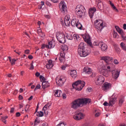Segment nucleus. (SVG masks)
Masks as SVG:
<instances>
[{
  "mask_svg": "<svg viewBox=\"0 0 126 126\" xmlns=\"http://www.w3.org/2000/svg\"><path fill=\"white\" fill-rule=\"evenodd\" d=\"M111 71V67L109 65L105 66L102 65L101 69L100 70V73L102 75L96 76L95 78V83L96 85H101L105 82V77H108Z\"/></svg>",
  "mask_w": 126,
  "mask_h": 126,
  "instance_id": "obj_1",
  "label": "nucleus"
},
{
  "mask_svg": "<svg viewBox=\"0 0 126 126\" xmlns=\"http://www.w3.org/2000/svg\"><path fill=\"white\" fill-rule=\"evenodd\" d=\"M91 102V99L88 98H83L82 99H76L71 103V108L72 109H77L79 107H80L81 105L84 104H88Z\"/></svg>",
  "mask_w": 126,
  "mask_h": 126,
  "instance_id": "obj_2",
  "label": "nucleus"
},
{
  "mask_svg": "<svg viewBox=\"0 0 126 126\" xmlns=\"http://www.w3.org/2000/svg\"><path fill=\"white\" fill-rule=\"evenodd\" d=\"M78 53L82 57H86L90 53L85 48V44L84 42H81L78 47Z\"/></svg>",
  "mask_w": 126,
  "mask_h": 126,
  "instance_id": "obj_3",
  "label": "nucleus"
},
{
  "mask_svg": "<svg viewBox=\"0 0 126 126\" xmlns=\"http://www.w3.org/2000/svg\"><path fill=\"white\" fill-rule=\"evenodd\" d=\"M87 10L83 5L79 4L75 8V14L78 17H84L86 14Z\"/></svg>",
  "mask_w": 126,
  "mask_h": 126,
  "instance_id": "obj_4",
  "label": "nucleus"
},
{
  "mask_svg": "<svg viewBox=\"0 0 126 126\" xmlns=\"http://www.w3.org/2000/svg\"><path fill=\"white\" fill-rule=\"evenodd\" d=\"M71 25L72 27H76L79 30H83V26L81 23H79V19L76 16H73L71 20Z\"/></svg>",
  "mask_w": 126,
  "mask_h": 126,
  "instance_id": "obj_5",
  "label": "nucleus"
},
{
  "mask_svg": "<svg viewBox=\"0 0 126 126\" xmlns=\"http://www.w3.org/2000/svg\"><path fill=\"white\" fill-rule=\"evenodd\" d=\"M94 24L98 32H101L102 30L104 28L103 21L101 19H96L94 22Z\"/></svg>",
  "mask_w": 126,
  "mask_h": 126,
  "instance_id": "obj_6",
  "label": "nucleus"
},
{
  "mask_svg": "<svg viewBox=\"0 0 126 126\" xmlns=\"http://www.w3.org/2000/svg\"><path fill=\"white\" fill-rule=\"evenodd\" d=\"M85 84L86 83L84 81H82V80H78V81H76V82L72 84V87L73 88H75L76 90L80 91L82 90Z\"/></svg>",
  "mask_w": 126,
  "mask_h": 126,
  "instance_id": "obj_7",
  "label": "nucleus"
},
{
  "mask_svg": "<svg viewBox=\"0 0 126 126\" xmlns=\"http://www.w3.org/2000/svg\"><path fill=\"white\" fill-rule=\"evenodd\" d=\"M56 37L60 43H65L66 41V40L65 39V32H56Z\"/></svg>",
  "mask_w": 126,
  "mask_h": 126,
  "instance_id": "obj_8",
  "label": "nucleus"
},
{
  "mask_svg": "<svg viewBox=\"0 0 126 126\" xmlns=\"http://www.w3.org/2000/svg\"><path fill=\"white\" fill-rule=\"evenodd\" d=\"M65 81H66V77L65 76H61L59 78H56V84L58 86H63Z\"/></svg>",
  "mask_w": 126,
  "mask_h": 126,
  "instance_id": "obj_9",
  "label": "nucleus"
},
{
  "mask_svg": "<svg viewBox=\"0 0 126 126\" xmlns=\"http://www.w3.org/2000/svg\"><path fill=\"white\" fill-rule=\"evenodd\" d=\"M94 45H96V46H100L101 47V49L102 51H107L108 49V45L104 42H94Z\"/></svg>",
  "mask_w": 126,
  "mask_h": 126,
  "instance_id": "obj_10",
  "label": "nucleus"
},
{
  "mask_svg": "<svg viewBox=\"0 0 126 126\" xmlns=\"http://www.w3.org/2000/svg\"><path fill=\"white\" fill-rule=\"evenodd\" d=\"M59 7H61L62 12L63 13H67V7L66 6V3L64 2V0L61 1L59 4Z\"/></svg>",
  "mask_w": 126,
  "mask_h": 126,
  "instance_id": "obj_11",
  "label": "nucleus"
},
{
  "mask_svg": "<svg viewBox=\"0 0 126 126\" xmlns=\"http://www.w3.org/2000/svg\"><path fill=\"white\" fill-rule=\"evenodd\" d=\"M102 88L103 91L107 92V91H108V90L111 89L112 84H111V83H109L108 82H104L102 85Z\"/></svg>",
  "mask_w": 126,
  "mask_h": 126,
  "instance_id": "obj_12",
  "label": "nucleus"
},
{
  "mask_svg": "<svg viewBox=\"0 0 126 126\" xmlns=\"http://www.w3.org/2000/svg\"><path fill=\"white\" fill-rule=\"evenodd\" d=\"M115 29L117 32H118L120 33V34H121L123 40H124V41H126V36H124L125 33L123 31H122V30H121V29H120L119 27H118V26H115Z\"/></svg>",
  "mask_w": 126,
  "mask_h": 126,
  "instance_id": "obj_13",
  "label": "nucleus"
},
{
  "mask_svg": "<svg viewBox=\"0 0 126 126\" xmlns=\"http://www.w3.org/2000/svg\"><path fill=\"white\" fill-rule=\"evenodd\" d=\"M82 37L84 38V40L86 42L88 43V44H90V45H91L92 44L91 40V37L89 35V34H82Z\"/></svg>",
  "mask_w": 126,
  "mask_h": 126,
  "instance_id": "obj_14",
  "label": "nucleus"
},
{
  "mask_svg": "<svg viewBox=\"0 0 126 126\" xmlns=\"http://www.w3.org/2000/svg\"><path fill=\"white\" fill-rule=\"evenodd\" d=\"M85 115L83 113L79 112L77 114H75L73 116V118L75 120H77V121L79 120H81L82 119H83L84 118Z\"/></svg>",
  "mask_w": 126,
  "mask_h": 126,
  "instance_id": "obj_15",
  "label": "nucleus"
},
{
  "mask_svg": "<svg viewBox=\"0 0 126 126\" xmlns=\"http://www.w3.org/2000/svg\"><path fill=\"white\" fill-rule=\"evenodd\" d=\"M96 11V7H91L89 10V14L91 18H92L94 15V12Z\"/></svg>",
  "mask_w": 126,
  "mask_h": 126,
  "instance_id": "obj_16",
  "label": "nucleus"
},
{
  "mask_svg": "<svg viewBox=\"0 0 126 126\" xmlns=\"http://www.w3.org/2000/svg\"><path fill=\"white\" fill-rule=\"evenodd\" d=\"M69 19H70L69 14H67L66 15H65L64 19V22L65 23V25H66V27H68L69 25H70V24Z\"/></svg>",
  "mask_w": 126,
  "mask_h": 126,
  "instance_id": "obj_17",
  "label": "nucleus"
},
{
  "mask_svg": "<svg viewBox=\"0 0 126 126\" xmlns=\"http://www.w3.org/2000/svg\"><path fill=\"white\" fill-rule=\"evenodd\" d=\"M120 75V71L118 70H113L112 71V77L114 79H117Z\"/></svg>",
  "mask_w": 126,
  "mask_h": 126,
  "instance_id": "obj_18",
  "label": "nucleus"
},
{
  "mask_svg": "<svg viewBox=\"0 0 126 126\" xmlns=\"http://www.w3.org/2000/svg\"><path fill=\"white\" fill-rule=\"evenodd\" d=\"M50 106V104H46L43 107V108L42 109V111H43V112H44V114L45 115H48V113H49L48 110H49Z\"/></svg>",
  "mask_w": 126,
  "mask_h": 126,
  "instance_id": "obj_19",
  "label": "nucleus"
},
{
  "mask_svg": "<svg viewBox=\"0 0 126 126\" xmlns=\"http://www.w3.org/2000/svg\"><path fill=\"white\" fill-rule=\"evenodd\" d=\"M102 60H104V61H105V62H106V63H109V62H110V61L112 62V61L113 60V57H110V56H103L102 57Z\"/></svg>",
  "mask_w": 126,
  "mask_h": 126,
  "instance_id": "obj_20",
  "label": "nucleus"
},
{
  "mask_svg": "<svg viewBox=\"0 0 126 126\" xmlns=\"http://www.w3.org/2000/svg\"><path fill=\"white\" fill-rule=\"evenodd\" d=\"M65 53L64 52L62 51L60 54L59 60L61 62H64L65 60Z\"/></svg>",
  "mask_w": 126,
  "mask_h": 126,
  "instance_id": "obj_21",
  "label": "nucleus"
},
{
  "mask_svg": "<svg viewBox=\"0 0 126 126\" xmlns=\"http://www.w3.org/2000/svg\"><path fill=\"white\" fill-rule=\"evenodd\" d=\"M53 66H54V64H53V61L52 60L50 59L49 60H48L46 64V67L47 68V69H50L51 68H52Z\"/></svg>",
  "mask_w": 126,
  "mask_h": 126,
  "instance_id": "obj_22",
  "label": "nucleus"
},
{
  "mask_svg": "<svg viewBox=\"0 0 126 126\" xmlns=\"http://www.w3.org/2000/svg\"><path fill=\"white\" fill-rule=\"evenodd\" d=\"M70 76L72 77V78H76V77H77V73L76 70H71Z\"/></svg>",
  "mask_w": 126,
  "mask_h": 126,
  "instance_id": "obj_23",
  "label": "nucleus"
},
{
  "mask_svg": "<svg viewBox=\"0 0 126 126\" xmlns=\"http://www.w3.org/2000/svg\"><path fill=\"white\" fill-rule=\"evenodd\" d=\"M54 93L55 97H61V94H63V92L61 90H55Z\"/></svg>",
  "mask_w": 126,
  "mask_h": 126,
  "instance_id": "obj_24",
  "label": "nucleus"
},
{
  "mask_svg": "<svg viewBox=\"0 0 126 126\" xmlns=\"http://www.w3.org/2000/svg\"><path fill=\"white\" fill-rule=\"evenodd\" d=\"M42 88L43 89H45L46 88H47L48 87H49L50 84L48 82V81H46L45 80L42 82Z\"/></svg>",
  "mask_w": 126,
  "mask_h": 126,
  "instance_id": "obj_25",
  "label": "nucleus"
},
{
  "mask_svg": "<svg viewBox=\"0 0 126 126\" xmlns=\"http://www.w3.org/2000/svg\"><path fill=\"white\" fill-rule=\"evenodd\" d=\"M84 71L85 72V73H87V74H91L92 72V70L90 67L86 66L84 67Z\"/></svg>",
  "mask_w": 126,
  "mask_h": 126,
  "instance_id": "obj_26",
  "label": "nucleus"
},
{
  "mask_svg": "<svg viewBox=\"0 0 126 126\" xmlns=\"http://www.w3.org/2000/svg\"><path fill=\"white\" fill-rule=\"evenodd\" d=\"M117 101V98H111L109 101V106H113Z\"/></svg>",
  "mask_w": 126,
  "mask_h": 126,
  "instance_id": "obj_27",
  "label": "nucleus"
},
{
  "mask_svg": "<svg viewBox=\"0 0 126 126\" xmlns=\"http://www.w3.org/2000/svg\"><path fill=\"white\" fill-rule=\"evenodd\" d=\"M65 37H66L67 39H68L69 40H72L73 39L72 34H71V33L70 32H65Z\"/></svg>",
  "mask_w": 126,
  "mask_h": 126,
  "instance_id": "obj_28",
  "label": "nucleus"
},
{
  "mask_svg": "<svg viewBox=\"0 0 126 126\" xmlns=\"http://www.w3.org/2000/svg\"><path fill=\"white\" fill-rule=\"evenodd\" d=\"M55 46V42H53L52 41H50L48 43V45L46 46L47 48H53Z\"/></svg>",
  "mask_w": 126,
  "mask_h": 126,
  "instance_id": "obj_29",
  "label": "nucleus"
},
{
  "mask_svg": "<svg viewBox=\"0 0 126 126\" xmlns=\"http://www.w3.org/2000/svg\"><path fill=\"white\" fill-rule=\"evenodd\" d=\"M95 117H99L101 114L100 110L95 109L94 112Z\"/></svg>",
  "mask_w": 126,
  "mask_h": 126,
  "instance_id": "obj_30",
  "label": "nucleus"
},
{
  "mask_svg": "<svg viewBox=\"0 0 126 126\" xmlns=\"http://www.w3.org/2000/svg\"><path fill=\"white\" fill-rule=\"evenodd\" d=\"M61 49L63 51V52L65 53V52L67 51L68 50V47L67 45H63L61 47Z\"/></svg>",
  "mask_w": 126,
  "mask_h": 126,
  "instance_id": "obj_31",
  "label": "nucleus"
},
{
  "mask_svg": "<svg viewBox=\"0 0 126 126\" xmlns=\"http://www.w3.org/2000/svg\"><path fill=\"white\" fill-rule=\"evenodd\" d=\"M8 58H9V60L10 62L11 63V64L14 65L15 64V62H16V61H17V59H15L14 58L12 59L11 57H8Z\"/></svg>",
  "mask_w": 126,
  "mask_h": 126,
  "instance_id": "obj_32",
  "label": "nucleus"
},
{
  "mask_svg": "<svg viewBox=\"0 0 126 126\" xmlns=\"http://www.w3.org/2000/svg\"><path fill=\"white\" fill-rule=\"evenodd\" d=\"M120 46L123 50L126 51V45L124 42H121L120 43Z\"/></svg>",
  "mask_w": 126,
  "mask_h": 126,
  "instance_id": "obj_33",
  "label": "nucleus"
},
{
  "mask_svg": "<svg viewBox=\"0 0 126 126\" xmlns=\"http://www.w3.org/2000/svg\"><path fill=\"white\" fill-rule=\"evenodd\" d=\"M98 7L99 9H102L103 8V3L102 1H99L98 2Z\"/></svg>",
  "mask_w": 126,
  "mask_h": 126,
  "instance_id": "obj_34",
  "label": "nucleus"
},
{
  "mask_svg": "<svg viewBox=\"0 0 126 126\" xmlns=\"http://www.w3.org/2000/svg\"><path fill=\"white\" fill-rule=\"evenodd\" d=\"M113 36L114 38H119L120 37L118 32H114L113 33Z\"/></svg>",
  "mask_w": 126,
  "mask_h": 126,
  "instance_id": "obj_35",
  "label": "nucleus"
},
{
  "mask_svg": "<svg viewBox=\"0 0 126 126\" xmlns=\"http://www.w3.org/2000/svg\"><path fill=\"white\" fill-rule=\"evenodd\" d=\"M36 115L38 117H43V116H44V112H42V111L37 112V113H36Z\"/></svg>",
  "mask_w": 126,
  "mask_h": 126,
  "instance_id": "obj_36",
  "label": "nucleus"
},
{
  "mask_svg": "<svg viewBox=\"0 0 126 126\" xmlns=\"http://www.w3.org/2000/svg\"><path fill=\"white\" fill-rule=\"evenodd\" d=\"M110 4L111 5L112 7H113V8H114V9H116V10H117V11H118V8H117V7L115 6V4H114V3H113V2H112V1H110Z\"/></svg>",
  "mask_w": 126,
  "mask_h": 126,
  "instance_id": "obj_37",
  "label": "nucleus"
},
{
  "mask_svg": "<svg viewBox=\"0 0 126 126\" xmlns=\"http://www.w3.org/2000/svg\"><path fill=\"white\" fill-rule=\"evenodd\" d=\"M67 66H68L67 64H65L64 65H63L62 66H61V68L62 69V70H65Z\"/></svg>",
  "mask_w": 126,
  "mask_h": 126,
  "instance_id": "obj_38",
  "label": "nucleus"
},
{
  "mask_svg": "<svg viewBox=\"0 0 126 126\" xmlns=\"http://www.w3.org/2000/svg\"><path fill=\"white\" fill-rule=\"evenodd\" d=\"M40 79L41 82H44V80H45V77L44 76H42V75H40Z\"/></svg>",
  "mask_w": 126,
  "mask_h": 126,
  "instance_id": "obj_39",
  "label": "nucleus"
},
{
  "mask_svg": "<svg viewBox=\"0 0 126 126\" xmlns=\"http://www.w3.org/2000/svg\"><path fill=\"white\" fill-rule=\"evenodd\" d=\"M62 97L63 99H66V94H65V93H63L62 92V94H61Z\"/></svg>",
  "mask_w": 126,
  "mask_h": 126,
  "instance_id": "obj_40",
  "label": "nucleus"
},
{
  "mask_svg": "<svg viewBox=\"0 0 126 126\" xmlns=\"http://www.w3.org/2000/svg\"><path fill=\"white\" fill-rule=\"evenodd\" d=\"M40 88H41V85H40V84H37L34 89V91H35L37 89H40Z\"/></svg>",
  "mask_w": 126,
  "mask_h": 126,
  "instance_id": "obj_41",
  "label": "nucleus"
},
{
  "mask_svg": "<svg viewBox=\"0 0 126 126\" xmlns=\"http://www.w3.org/2000/svg\"><path fill=\"white\" fill-rule=\"evenodd\" d=\"M57 126H65V125L64 123L61 122L58 124V125H57Z\"/></svg>",
  "mask_w": 126,
  "mask_h": 126,
  "instance_id": "obj_42",
  "label": "nucleus"
},
{
  "mask_svg": "<svg viewBox=\"0 0 126 126\" xmlns=\"http://www.w3.org/2000/svg\"><path fill=\"white\" fill-rule=\"evenodd\" d=\"M29 108H30L29 105H26L25 107L26 112H28V111L29 110Z\"/></svg>",
  "mask_w": 126,
  "mask_h": 126,
  "instance_id": "obj_43",
  "label": "nucleus"
},
{
  "mask_svg": "<svg viewBox=\"0 0 126 126\" xmlns=\"http://www.w3.org/2000/svg\"><path fill=\"white\" fill-rule=\"evenodd\" d=\"M1 120L4 124H6V121L5 120V117H1Z\"/></svg>",
  "mask_w": 126,
  "mask_h": 126,
  "instance_id": "obj_44",
  "label": "nucleus"
},
{
  "mask_svg": "<svg viewBox=\"0 0 126 126\" xmlns=\"http://www.w3.org/2000/svg\"><path fill=\"white\" fill-rule=\"evenodd\" d=\"M124 101H125L124 98H122L121 99H120V100L119 101L120 104H123V103L124 102Z\"/></svg>",
  "mask_w": 126,
  "mask_h": 126,
  "instance_id": "obj_45",
  "label": "nucleus"
},
{
  "mask_svg": "<svg viewBox=\"0 0 126 126\" xmlns=\"http://www.w3.org/2000/svg\"><path fill=\"white\" fill-rule=\"evenodd\" d=\"M41 5L40 6H39V9H41V8H42V6H43V5H44V1H41Z\"/></svg>",
  "mask_w": 126,
  "mask_h": 126,
  "instance_id": "obj_46",
  "label": "nucleus"
},
{
  "mask_svg": "<svg viewBox=\"0 0 126 126\" xmlns=\"http://www.w3.org/2000/svg\"><path fill=\"white\" fill-rule=\"evenodd\" d=\"M30 69L31 70H33L34 69V65H33V63H31V67H30Z\"/></svg>",
  "mask_w": 126,
  "mask_h": 126,
  "instance_id": "obj_47",
  "label": "nucleus"
},
{
  "mask_svg": "<svg viewBox=\"0 0 126 126\" xmlns=\"http://www.w3.org/2000/svg\"><path fill=\"white\" fill-rule=\"evenodd\" d=\"M40 36L41 37H44V36H45V33H44V32H42L41 30V32H40Z\"/></svg>",
  "mask_w": 126,
  "mask_h": 126,
  "instance_id": "obj_48",
  "label": "nucleus"
},
{
  "mask_svg": "<svg viewBox=\"0 0 126 126\" xmlns=\"http://www.w3.org/2000/svg\"><path fill=\"white\" fill-rule=\"evenodd\" d=\"M114 64H119V63H120V62H119V61H118L117 59H114Z\"/></svg>",
  "mask_w": 126,
  "mask_h": 126,
  "instance_id": "obj_49",
  "label": "nucleus"
},
{
  "mask_svg": "<svg viewBox=\"0 0 126 126\" xmlns=\"http://www.w3.org/2000/svg\"><path fill=\"white\" fill-rule=\"evenodd\" d=\"M41 30L40 29H39L37 30V33L39 34V36H41Z\"/></svg>",
  "mask_w": 126,
  "mask_h": 126,
  "instance_id": "obj_50",
  "label": "nucleus"
},
{
  "mask_svg": "<svg viewBox=\"0 0 126 126\" xmlns=\"http://www.w3.org/2000/svg\"><path fill=\"white\" fill-rule=\"evenodd\" d=\"M39 123V121H38L37 120H35L34 121V126H36V125H37V124H38Z\"/></svg>",
  "mask_w": 126,
  "mask_h": 126,
  "instance_id": "obj_51",
  "label": "nucleus"
},
{
  "mask_svg": "<svg viewBox=\"0 0 126 126\" xmlns=\"http://www.w3.org/2000/svg\"><path fill=\"white\" fill-rule=\"evenodd\" d=\"M25 52L26 54H29L30 50L29 49H27L26 50H25Z\"/></svg>",
  "mask_w": 126,
  "mask_h": 126,
  "instance_id": "obj_52",
  "label": "nucleus"
},
{
  "mask_svg": "<svg viewBox=\"0 0 126 126\" xmlns=\"http://www.w3.org/2000/svg\"><path fill=\"white\" fill-rule=\"evenodd\" d=\"M41 126H49V125L47 123H43V124H42Z\"/></svg>",
  "mask_w": 126,
  "mask_h": 126,
  "instance_id": "obj_53",
  "label": "nucleus"
},
{
  "mask_svg": "<svg viewBox=\"0 0 126 126\" xmlns=\"http://www.w3.org/2000/svg\"><path fill=\"white\" fill-rule=\"evenodd\" d=\"M40 73L39 72H36L35 73V76H37V77H39L40 76Z\"/></svg>",
  "mask_w": 126,
  "mask_h": 126,
  "instance_id": "obj_54",
  "label": "nucleus"
},
{
  "mask_svg": "<svg viewBox=\"0 0 126 126\" xmlns=\"http://www.w3.org/2000/svg\"><path fill=\"white\" fill-rule=\"evenodd\" d=\"M109 103H108V102L107 101H105L104 102V103H103V105H104V106H108L109 104Z\"/></svg>",
  "mask_w": 126,
  "mask_h": 126,
  "instance_id": "obj_55",
  "label": "nucleus"
},
{
  "mask_svg": "<svg viewBox=\"0 0 126 126\" xmlns=\"http://www.w3.org/2000/svg\"><path fill=\"white\" fill-rule=\"evenodd\" d=\"M28 58L29 59H32V58H33V57L32 56V55H29L28 56Z\"/></svg>",
  "mask_w": 126,
  "mask_h": 126,
  "instance_id": "obj_56",
  "label": "nucleus"
},
{
  "mask_svg": "<svg viewBox=\"0 0 126 126\" xmlns=\"http://www.w3.org/2000/svg\"><path fill=\"white\" fill-rule=\"evenodd\" d=\"M16 117H19L20 116H21L20 113H19V112H18L17 113H16Z\"/></svg>",
  "mask_w": 126,
  "mask_h": 126,
  "instance_id": "obj_57",
  "label": "nucleus"
},
{
  "mask_svg": "<svg viewBox=\"0 0 126 126\" xmlns=\"http://www.w3.org/2000/svg\"><path fill=\"white\" fill-rule=\"evenodd\" d=\"M24 73H25L24 71H23H23H21L20 75H21V76H23Z\"/></svg>",
  "mask_w": 126,
  "mask_h": 126,
  "instance_id": "obj_58",
  "label": "nucleus"
},
{
  "mask_svg": "<svg viewBox=\"0 0 126 126\" xmlns=\"http://www.w3.org/2000/svg\"><path fill=\"white\" fill-rule=\"evenodd\" d=\"M19 98L20 100H22L23 99V97L22 95H19Z\"/></svg>",
  "mask_w": 126,
  "mask_h": 126,
  "instance_id": "obj_59",
  "label": "nucleus"
},
{
  "mask_svg": "<svg viewBox=\"0 0 126 126\" xmlns=\"http://www.w3.org/2000/svg\"><path fill=\"white\" fill-rule=\"evenodd\" d=\"M10 112V113H13L14 112V108H11Z\"/></svg>",
  "mask_w": 126,
  "mask_h": 126,
  "instance_id": "obj_60",
  "label": "nucleus"
},
{
  "mask_svg": "<svg viewBox=\"0 0 126 126\" xmlns=\"http://www.w3.org/2000/svg\"><path fill=\"white\" fill-rule=\"evenodd\" d=\"M47 45L43 44L42 46V48L44 49V48H45V47L47 48Z\"/></svg>",
  "mask_w": 126,
  "mask_h": 126,
  "instance_id": "obj_61",
  "label": "nucleus"
},
{
  "mask_svg": "<svg viewBox=\"0 0 126 126\" xmlns=\"http://www.w3.org/2000/svg\"><path fill=\"white\" fill-rule=\"evenodd\" d=\"M123 29L125 30V31H126V24H124Z\"/></svg>",
  "mask_w": 126,
  "mask_h": 126,
  "instance_id": "obj_62",
  "label": "nucleus"
},
{
  "mask_svg": "<svg viewBox=\"0 0 126 126\" xmlns=\"http://www.w3.org/2000/svg\"><path fill=\"white\" fill-rule=\"evenodd\" d=\"M73 37H74V39H77V34H74Z\"/></svg>",
  "mask_w": 126,
  "mask_h": 126,
  "instance_id": "obj_63",
  "label": "nucleus"
},
{
  "mask_svg": "<svg viewBox=\"0 0 126 126\" xmlns=\"http://www.w3.org/2000/svg\"><path fill=\"white\" fill-rule=\"evenodd\" d=\"M32 98H33V96H31V97L29 98V100L31 101V100H32Z\"/></svg>",
  "mask_w": 126,
  "mask_h": 126,
  "instance_id": "obj_64",
  "label": "nucleus"
}]
</instances>
